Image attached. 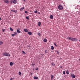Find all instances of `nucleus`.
<instances>
[{
    "label": "nucleus",
    "mask_w": 80,
    "mask_h": 80,
    "mask_svg": "<svg viewBox=\"0 0 80 80\" xmlns=\"http://www.w3.org/2000/svg\"><path fill=\"white\" fill-rule=\"evenodd\" d=\"M58 8L59 10H62L63 8V7L62 6V5H60L58 7Z\"/></svg>",
    "instance_id": "nucleus-1"
},
{
    "label": "nucleus",
    "mask_w": 80,
    "mask_h": 80,
    "mask_svg": "<svg viewBox=\"0 0 80 80\" xmlns=\"http://www.w3.org/2000/svg\"><path fill=\"white\" fill-rule=\"evenodd\" d=\"M3 55L6 56L7 57H9L10 56V54L8 53H7L6 52H5L4 53H3Z\"/></svg>",
    "instance_id": "nucleus-2"
},
{
    "label": "nucleus",
    "mask_w": 80,
    "mask_h": 80,
    "mask_svg": "<svg viewBox=\"0 0 80 80\" xmlns=\"http://www.w3.org/2000/svg\"><path fill=\"white\" fill-rule=\"evenodd\" d=\"M72 41H73L74 42H76V41H77V38H72Z\"/></svg>",
    "instance_id": "nucleus-3"
},
{
    "label": "nucleus",
    "mask_w": 80,
    "mask_h": 80,
    "mask_svg": "<svg viewBox=\"0 0 80 80\" xmlns=\"http://www.w3.org/2000/svg\"><path fill=\"white\" fill-rule=\"evenodd\" d=\"M71 77L72 78H75V76L74 74L72 75V74H71Z\"/></svg>",
    "instance_id": "nucleus-4"
},
{
    "label": "nucleus",
    "mask_w": 80,
    "mask_h": 80,
    "mask_svg": "<svg viewBox=\"0 0 80 80\" xmlns=\"http://www.w3.org/2000/svg\"><path fill=\"white\" fill-rule=\"evenodd\" d=\"M4 3H8V2H9V1H8V0H4Z\"/></svg>",
    "instance_id": "nucleus-5"
},
{
    "label": "nucleus",
    "mask_w": 80,
    "mask_h": 80,
    "mask_svg": "<svg viewBox=\"0 0 80 80\" xmlns=\"http://www.w3.org/2000/svg\"><path fill=\"white\" fill-rule=\"evenodd\" d=\"M13 0V3L14 4H16L17 3V0Z\"/></svg>",
    "instance_id": "nucleus-6"
},
{
    "label": "nucleus",
    "mask_w": 80,
    "mask_h": 80,
    "mask_svg": "<svg viewBox=\"0 0 80 80\" xmlns=\"http://www.w3.org/2000/svg\"><path fill=\"white\" fill-rule=\"evenodd\" d=\"M67 38L68 39V40H72V38L68 37V38Z\"/></svg>",
    "instance_id": "nucleus-7"
},
{
    "label": "nucleus",
    "mask_w": 80,
    "mask_h": 80,
    "mask_svg": "<svg viewBox=\"0 0 80 80\" xmlns=\"http://www.w3.org/2000/svg\"><path fill=\"white\" fill-rule=\"evenodd\" d=\"M28 34H29V35H31L32 34V32H30L29 31L28 32Z\"/></svg>",
    "instance_id": "nucleus-8"
},
{
    "label": "nucleus",
    "mask_w": 80,
    "mask_h": 80,
    "mask_svg": "<svg viewBox=\"0 0 80 80\" xmlns=\"http://www.w3.org/2000/svg\"><path fill=\"white\" fill-rule=\"evenodd\" d=\"M50 17L51 19H53V16L52 15L50 16Z\"/></svg>",
    "instance_id": "nucleus-9"
},
{
    "label": "nucleus",
    "mask_w": 80,
    "mask_h": 80,
    "mask_svg": "<svg viewBox=\"0 0 80 80\" xmlns=\"http://www.w3.org/2000/svg\"><path fill=\"white\" fill-rule=\"evenodd\" d=\"M24 31L25 32H28V29H24Z\"/></svg>",
    "instance_id": "nucleus-10"
},
{
    "label": "nucleus",
    "mask_w": 80,
    "mask_h": 80,
    "mask_svg": "<svg viewBox=\"0 0 80 80\" xmlns=\"http://www.w3.org/2000/svg\"><path fill=\"white\" fill-rule=\"evenodd\" d=\"M17 33H20L21 32L18 29H17Z\"/></svg>",
    "instance_id": "nucleus-11"
},
{
    "label": "nucleus",
    "mask_w": 80,
    "mask_h": 80,
    "mask_svg": "<svg viewBox=\"0 0 80 80\" xmlns=\"http://www.w3.org/2000/svg\"><path fill=\"white\" fill-rule=\"evenodd\" d=\"M10 66H13V63L12 62H11L10 63Z\"/></svg>",
    "instance_id": "nucleus-12"
},
{
    "label": "nucleus",
    "mask_w": 80,
    "mask_h": 80,
    "mask_svg": "<svg viewBox=\"0 0 80 80\" xmlns=\"http://www.w3.org/2000/svg\"><path fill=\"white\" fill-rule=\"evenodd\" d=\"M24 8H24V7L22 8L21 9H20V11H22V10H23L24 9Z\"/></svg>",
    "instance_id": "nucleus-13"
},
{
    "label": "nucleus",
    "mask_w": 80,
    "mask_h": 80,
    "mask_svg": "<svg viewBox=\"0 0 80 80\" xmlns=\"http://www.w3.org/2000/svg\"><path fill=\"white\" fill-rule=\"evenodd\" d=\"M43 41L44 42H47V39L45 38L44 39Z\"/></svg>",
    "instance_id": "nucleus-14"
},
{
    "label": "nucleus",
    "mask_w": 80,
    "mask_h": 80,
    "mask_svg": "<svg viewBox=\"0 0 80 80\" xmlns=\"http://www.w3.org/2000/svg\"><path fill=\"white\" fill-rule=\"evenodd\" d=\"M33 78L34 79H38V77H36L35 76H34L33 77Z\"/></svg>",
    "instance_id": "nucleus-15"
},
{
    "label": "nucleus",
    "mask_w": 80,
    "mask_h": 80,
    "mask_svg": "<svg viewBox=\"0 0 80 80\" xmlns=\"http://www.w3.org/2000/svg\"><path fill=\"white\" fill-rule=\"evenodd\" d=\"M11 11H12V12H15V13H17V10H11Z\"/></svg>",
    "instance_id": "nucleus-16"
},
{
    "label": "nucleus",
    "mask_w": 80,
    "mask_h": 80,
    "mask_svg": "<svg viewBox=\"0 0 80 80\" xmlns=\"http://www.w3.org/2000/svg\"><path fill=\"white\" fill-rule=\"evenodd\" d=\"M10 30L11 31V32H13V29H12V28H10Z\"/></svg>",
    "instance_id": "nucleus-17"
},
{
    "label": "nucleus",
    "mask_w": 80,
    "mask_h": 80,
    "mask_svg": "<svg viewBox=\"0 0 80 80\" xmlns=\"http://www.w3.org/2000/svg\"><path fill=\"white\" fill-rule=\"evenodd\" d=\"M41 25V22H39L38 23V26H40Z\"/></svg>",
    "instance_id": "nucleus-18"
},
{
    "label": "nucleus",
    "mask_w": 80,
    "mask_h": 80,
    "mask_svg": "<svg viewBox=\"0 0 80 80\" xmlns=\"http://www.w3.org/2000/svg\"><path fill=\"white\" fill-rule=\"evenodd\" d=\"M26 18L27 19V20H29V17L27 16L26 17Z\"/></svg>",
    "instance_id": "nucleus-19"
},
{
    "label": "nucleus",
    "mask_w": 80,
    "mask_h": 80,
    "mask_svg": "<svg viewBox=\"0 0 80 80\" xmlns=\"http://www.w3.org/2000/svg\"><path fill=\"white\" fill-rule=\"evenodd\" d=\"M51 50H53L54 49V47L53 46H51Z\"/></svg>",
    "instance_id": "nucleus-20"
},
{
    "label": "nucleus",
    "mask_w": 80,
    "mask_h": 80,
    "mask_svg": "<svg viewBox=\"0 0 80 80\" xmlns=\"http://www.w3.org/2000/svg\"><path fill=\"white\" fill-rule=\"evenodd\" d=\"M51 65L52 66L54 67L55 66V64L53 63V62L52 63Z\"/></svg>",
    "instance_id": "nucleus-21"
},
{
    "label": "nucleus",
    "mask_w": 80,
    "mask_h": 80,
    "mask_svg": "<svg viewBox=\"0 0 80 80\" xmlns=\"http://www.w3.org/2000/svg\"><path fill=\"white\" fill-rule=\"evenodd\" d=\"M3 44V42L2 41H0V45H1Z\"/></svg>",
    "instance_id": "nucleus-22"
},
{
    "label": "nucleus",
    "mask_w": 80,
    "mask_h": 80,
    "mask_svg": "<svg viewBox=\"0 0 80 80\" xmlns=\"http://www.w3.org/2000/svg\"><path fill=\"white\" fill-rule=\"evenodd\" d=\"M54 77V76H53V75H51V80H53V78Z\"/></svg>",
    "instance_id": "nucleus-23"
},
{
    "label": "nucleus",
    "mask_w": 80,
    "mask_h": 80,
    "mask_svg": "<svg viewBox=\"0 0 80 80\" xmlns=\"http://www.w3.org/2000/svg\"><path fill=\"white\" fill-rule=\"evenodd\" d=\"M14 34L15 35H17V32H14Z\"/></svg>",
    "instance_id": "nucleus-24"
},
{
    "label": "nucleus",
    "mask_w": 80,
    "mask_h": 80,
    "mask_svg": "<svg viewBox=\"0 0 80 80\" xmlns=\"http://www.w3.org/2000/svg\"><path fill=\"white\" fill-rule=\"evenodd\" d=\"M66 73L67 74H69V72H68V71H66Z\"/></svg>",
    "instance_id": "nucleus-25"
},
{
    "label": "nucleus",
    "mask_w": 80,
    "mask_h": 80,
    "mask_svg": "<svg viewBox=\"0 0 80 80\" xmlns=\"http://www.w3.org/2000/svg\"><path fill=\"white\" fill-rule=\"evenodd\" d=\"M19 75H20V76H21V72H19Z\"/></svg>",
    "instance_id": "nucleus-26"
},
{
    "label": "nucleus",
    "mask_w": 80,
    "mask_h": 80,
    "mask_svg": "<svg viewBox=\"0 0 80 80\" xmlns=\"http://www.w3.org/2000/svg\"><path fill=\"white\" fill-rule=\"evenodd\" d=\"M63 75H65V71H63Z\"/></svg>",
    "instance_id": "nucleus-27"
},
{
    "label": "nucleus",
    "mask_w": 80,
    "mask_h": 80,
    "mask_svg": "<svg viewBox=\"0 0 80 80\" xmlns=\"http://www.w3.org/2000/svg\"><path fill=\"white\" fill-rule=\"evenodd\" d=\"M10 2H11V4H12V3H13V0H12Z\"/></svg>",
    "instance_id": "nucleus-28"
},
{
    "label": "nucleus",
    "mask_w": 80,
    "mask_h": 80,
    "mask_svg": "<svg viewBox=\"0 0 80 80\" xmlns=\"http://www.w3.org/2000/svg\"><path fill=\"white\" fill-rule=\"evenodd\" d=\"M2 30L3 32H5V29H2Z\"/></svg>",
    "instance_id": "nucleus-29"
},
{
    "label": "nucleus",
    "mask_w": 80,
    "mask_h": 80,
    "mask_svg": "<svg viewBox=\"0 0 80 80\" xmlns=\"http://www.w3.org/2000/svg\"><path fill=\"white\" fill-rule=\"evenodd\" d=\"M45 52L46 53H48L47 51L46 50L45 51Z\"/></svg>",
    "instance_id": "nucleus-30"
},
{
    "label": "nucleus",
    "mask_w": 80,
    "mask_h": 80,
    "mask_svg": "<svg viewBox=\"0 0 80 80\" xmlns=\"http://www.w3.org/2000/svg\"><path fill=\"white\" fill-rule=\"evenodd\" d=\"M22 52L23 53V54H24V55H25V51H22Z\"/></svg>",
    "instance_id": "nucleus-31"
},
{
    "label": "nucleus",
    "mask_w": 80,
    "mask_h": 80,
    "mask_svg": "<svg viewBox=\"0 0 80 80\" xmlns=\"http://www.w3.org/2000/svg\"><path fill=\"white\" fill-rule=\"evenodd\" d=\"M38 35H39V36H40V35H41V34H40V33L39 32H38Z\"/></svg>",
    "instance_id": "nucleus-32"
},
{
    "label": "nucleus",
    "mask_w": 80,
    "mask_h": 80,
    "mask_svg": "<svg viewBox=\"0 0 80 80\" xmlns=\"http://www.w3.org/2000/svg\"><path fill=\"white\" fill-rule=\"evenodd\" d=\"M15 34H12V37H14V36H15Z\"/></svg>",
    "instance_id": "nucleus-33"
},
{
    "label": "nucleus",
    "mask_w": 80,
    "mask_h": 80,
    "mask_svg": "<svg viewBox=\"0 0 80 80\" xmlns=\"http://www.w3.org/2000/svg\"><path fill=\"white\" fill-rule=\"evenodd\" d=\"M34 13H37V10L35 11H34Z\"/></svg>",
    "instance_id": "nucleus-34"
},
{
    "label": "nucleus",
    "mask_w": 80,
    "mask_h": 80,
    "mask_svg": "<svg viewBox=\"0 0 80 80\" xmlns=\"http://www.w3.org/2000/svg\"><path fill=\"white\" fill-rule=\"evenodd\" d=\"M25 13H28V12L26 11H25Z\"/></svg>",
    "instance_id": "nucleus-35"
},
{
    "label": "nucleus",
    "mask_w": 80,
    "mask_h": 80,
    "mask_svg": "<svg viewBox=\"0 0 80 80\" xmlns=\"http://www.w3.org/2000/svg\"><path fill=\"white\" fill-rule=\"evenodd\" d=\"M14 79V78H11V79H10V80H12L13 79Z\"/></svg>",
    "instance_id": "nucleus-36"
},
{
    "label": "nucleus",
    "mask_w": 80,
    "mask_h": 80,
    "mask_svg": "<svg viewBox=\"0 0 80 80\" xmlns=\"http://www.w3.org/2000/svg\"><path fill=\"white\" fill-rule=\"evenodd\" d=\"M36 70H38V68H36Z\"/></svg>",
    "instance_id": "nucleus-37"
},
{
    "label": "nucleus",
    "mask_w": 80,
    "mask_h": 80,
    "mask_svg": "<svg viewBox=\"0 0 80 80\" xmlns=\"http://www.w3.org/2000/svg\"><path fill=\"white\" fill-rule=\"evenodd\" d=\"M57 53H59V52H58V51H57Z\"/></svg>",
    "instance_id": "nucleus-38"
},
{
    "label": "nucleus",
    "mask_w": 80,
    "mask_h": 80,
    "mask_svg": "<svg viewBox=\"0 0 80 80\" xmlns=\"http://www.w3.org/2000/svg\"><path fill=\"white\" fill-rule=\"evenodd\" d=\"M55 46H57L55 43H54Z\"/></svg>",
    "instance_id": "nucleus-39"
},
{
    "label": "nucleus",
    "mask_w": 80,
    "mask_h": 80,
    "mask_svg": "<svg viewBox=\"0 0 80 80\" xmlns=\"http://www.w3.org/2000/svg\"><path fill=\"white\" fill-rule=\"evenodd\" d=\"M28 47H29V48H30V46H28Z\"/></svg>",
    "instance_id": "nucleus-40"
},
{
    "label": "nucleus",
    "mask_w": 80,
    "mask_h": 80,
    "mask_svg": "<svg viewBox=\"0 0 80 80\" xmlns=\"http://www.w3.org/2000/svg\"><path fill=\"white\" fill-rule=\"evenodd\" d=\"M62 68V66H60V68Z\"/></svg>",
    "instance_id": "nucleus-41"
},
{
    "label": "nucleus",
    "mask_w": 80,
    "mask_h": 80,
    "mask_svg": "<svg viewBox=\"0 0 80 80\" xmlns=\"http://www.w3.org/2000/svg\"><path fill=\"white\" fill-rule=\"evenodd\" d=\"M32 74H33V73H31V75H32Z\"/></svg>",
    "instance_id": "nucleus-42"
},
{
    "label": "nucleus",
    "mask_w": 80,
    "mask_h": 80,
    "mask_svg": "<svg viewBox=\"0 0 80 80\" xmlns=\"http://www.w3.org/2000/svg\"><path fill=\"white\" fill-rule=\"evenodd\" d=\"M2 20V18H0V20Z\"/></svg>",
    "instance_id": "nucleus-43"
},
{
    "label": "nucleus",
    "mask_w": 80,
    "mask_h": 80,
    "mask_svg": "<svg viewBox=\"0 0 80 80\" xmlns=\"http://www.w3.org/2000/svg\"><path fill=\"white\" fill-rule=\"evenodd\" d=\"M34 65V64H32V65Z\"/></svg>",
    "instance_id": "nucleus-44"
},
{
    "label": "nucleus",
    "mask_w": 80,
    "mask_h": 80,
    "mask_svg": "<svg viewBox=\"0 0 80 80\" xmlns=\"http://www.w3.org/2000/svg\"><path fill=\"white\" fill-rule=\"evenodd\" d=\"M79 41L80 42V39L79 40Z\"/></svg>",
    "instance_id": "nucleus-45"
},
{
    "label": "nucleus",
    "mask_w": 80,
    "mask_h": 80,
    "mask_svg": "<svg viewBox=\"0 0 80 80\" xmlns=\"http://www.w3.org/2000/svg\"><path fill=\"white\" fill-rule=\"evenodd\" d=\"M77 7H78V6H77Z\"/></svg>",
    "instance_id": "nucleus-46"
},
{
    "label": "nucleus",
    "mask_w": 80,
    "mask_h": 80,
    "mask_svg": "<svg viewBox=\"0 0 80 80\" xmlns=\"http://www.w3.org/2000/svg\"><path fill=\"white\" fill-rule=\"evenodd\" d=\"M33 70H34V69Z\"/></svg>",
    "instance_id": "nucleus-47"
}]
</instances>
